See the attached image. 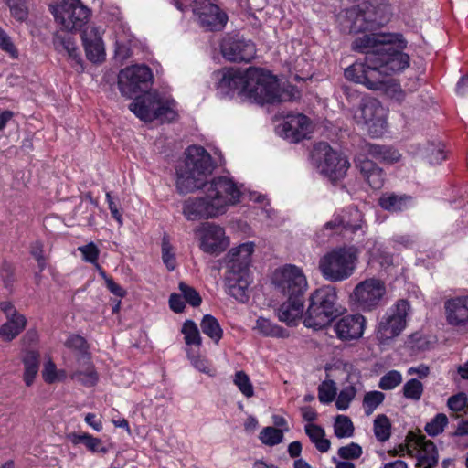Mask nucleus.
Listing matches in <instances>:
<instances>
[{
  "instance_id": "obj_1",
  "label": "nucleus",
  "mask_w": 468,
  "mask_h": 468,
  "mask_svg": "<svg viewBox=\"0 0 468 468\" xmlns=\"http://www.w3.org/2000/svg\"><path fill=\"white\" fill-rule=\"evenodd\" d=\"M214 165L208 152L192 145L186 150L184 164L176 171V187L181 194L203 188L205 196L190 197L184 202L183 214L187 220L215 218L226 213L229 207L239 202L241 192L227 176H217L207 182Z\"/></svg>"
},
{
  "instance_id": "obj_32",
  "label": "nucleus",
  "mask_w": 468,
  "mask_h": 468,
  "mask_svg": "<svg viewBox=\"0 0 468 468\" xmlns=\"http://www.w3.org/2000/svg\"><path fill=\"white\" fill-rule=\"evenodd\" d=\"M200 327L202 332L216 344H218L223 336V330L218 321L211 314L203 316Z\"/></svg>"
},
{
  "instance_id": "obj_9",
  "label": "nucleus",
  "mask_w": 468,
  "mask_h": 468,
  "mask_svg": "<svg viewBox=\"0 0 468 468\" xmlns=\"http://www.w3.org/2000/svg\"><path fill=\"white\" fill-rule=\"evenodd\" d=\"M385 294V282L379 279L370 278L356 284L351 299L357 309L367 312L377 308Z\"/></svg>"
},
{
  "instance_id": "obj_59",
  "label": "nucleus",
  "mask_w": 468,
  "mask_h": 468,
  "mask_svg": "<svg viewBox=\"0 0 468 468\" xmlns=\"http://www.w3.org/2000/svg\"><path fill=\"white\" fill-rule=\"evenodd\" d=\"M0 276L6 288L10 287L14 282V268L11 264L4 263L0 270Z\"/></svg>"
},
{
  "instance_id": "obj_33",
  "label": "nucleus",
  "mask_w": 468,
  "mask_h": 468,
  "mask_svg": "<svg viewBox=\"0 0 468 468\" xmlns=\"http://www.w3.org/2000/svg\"><path fill=\"white\" fill-rule=\"evenodd\" d=\"M410 197L398 196L396 194H385L379 198V205L382 208L391 212L401 211L407 207Z\"/></svg>"
},
{
  "instance_id": "obj_25",
  "label": "nucleus",
  "mask_w": 468,
  "mask_h": 468,
  "mask_svg": "<svg viewBox=\"0 0 468 468\" xmlns=\"http://www.w3.org/2000/svg\"><path fill=\"white\" fill-rule=\"evenodd\" d=\"M356 166L372 188L379 189L382 187L384 172L373 161L365 156H358L356 159Z\"/></svg>"
},
{
  "instance_id": "obj_61",
  "label": "nucleus",
  "mask_w": 468,
  "mask_h": 468,
  "mask_svg": "<svg viewBox=\"0 0 468 468\" xmlns=\"http://www.w3.org/2000/svg\"><path fill=\"white\" fill-rule=\"evenodd\" d=\"M106 199L108 202L109 209L111 211L112 216L118 221L120 225L122 224V213L119 210V203L115 201L114 198L111 196L110 192L106 193Z\"/></svg>"
},
{
  "instance_id": "obj_6",
  "label": "nucleus",
  "mask_w": 468,
  "mask_h": 468,
  "mask_svg": "<svg viewBox=\"0 0 468 468\" xmlns=\"http://www.w3.org/2000/svg\"><path fill=\"white\" fill-rule=\"evenodd\" d=\"M174 107L175 101L164 98L156 90L137 96L129 105L130 111L144 122H171L177 116Z\"/></svg>"
},
{
  "instance_id": "obj_24",
  "label": "nucleus",
  "mask_w": 468,
  "mask_h": 468,
  "mask_svg": "<svg viewBox=\"0 0 468 468\" xmlns=\"http://www.w3.org/2000/svg\"><path fill=\"white\" fill-rule=\"evenodd\" d=\"M251 281L249 272L228 271L226 275L227 291L229 295L240 303L248 301L247 294Z\"/></svg>"
},
{
  "instance_id": "obj_8",
  "label": "nucleus",
  "mask_w": 468,
  "mask_h": 468,
  "mask_svg": "<svg viewBox=\"0 0 468 468\" xmlns=\"http://www.w3.org/2000/svg\"><path fill=\"white\" fill-rule=\"evenodd\" d=\"M272 282L289 299H303L307 281L303 271L294 265H286L275 271Z\"/></svg>"
},
{
  "instance_id": "obj_40",
  "label": "nucleus",
  "mask_w": 468,
  "mask_h": 468,
  "mask_svg": "<svg viewBox=\"0 0 468 468\" xmlns=\"http://www.w3.org/2000/svg\"><path fill=\"white\" fill-rule=\"evenodd\" d=\"M233 382L245 397L250 398L254 395L253 386L244 371H237Z\"/></svg>"
},
{
  "instance_id": "obj_26",
  "label": "nucleus",
  "mask_w": 468,
  "mask_h": 468,
  "mask_svg": "<svg viewBox=\"0 0 468 468\" xmlns=\"http://www.w3.org/2000/svg\"><path fill=\"white\" fill-rule=\"evenodd\" d=\"M416 446L420 449L417 466L421 468H433L438 464L439 454L435 444L425 436L416 437Z\"/></svg>"
},
{
  "instance_id": "obj_53",
  "label": "nucleus",
  "mask_w": 468,
  "mask_h": 468,
  "mask_svg": "<svg viewBox=\"0 0 468 468\" xmlns=\"http://www.w3.org/2000/svg\"><path fill=\"white\" fill-rule=\"evenodd\" d=\"M0 48L8 53L12 58H16L18 56V51L16 48L11 37L0 27Z\"/></svg>"
},
{
  "instance_id": "obj_10",
  "label": "nucleus",
  "mask_w": 468,
  "mask_h": 468,
  "mask_svg": "<svg viewBox=\"0 0 468 468\" xmlns=\"http://www.w3.org/2000/svg\"><path fill=\"white\" fill-rule=\"evenodd\" d=\"M318 170L332 182L343 178L350 165L346 156L334 151L326 143H320L316 148Z\"/></svg>"
},
{
  "instance_id": "obj_29",
  "label": "nucleus",
  "mask_w": 468,
  "mask_h": 468,
  "mask_svg": "<svg viewBox=\"0 0 468 468\" xmlns=\"http://www.w3.org/2000/svg\"><path fill=\"white\" fill-rule=\"evenodd\" d=\"M68 439L74 444H84L88 450L92 452H107V448L102 446L101 440L99 438L93 437L89 433H76L72 432L68 435Z\"/></svg>"
},
{
  "instance_id": "obj_55",
  "label": "nucleus",
  "mask_w": 468,
  "mask_h": 468,
  "mask_svg": "<svg viewBox=\"0 0 468 468\" xmlns=\"http://www.w3.org/2000/svg\"><path fill=\"white\" fill-rule=\"evenodd\" d=\"M56 374L57 367L51 359H48L45 363L44 368L42 370V378L44 381L48 384L56 383Z\"/></svg>"
},
{
  "instance_id": "obj_16",
  "label": "nucleus",
  "mask_w": 468,
  "mask_h": 468,
  "mask_svg": "<svg viewBox=\"0 0 468 468\" xmlns=\"http://www.w3.org/2000/svg\"><path fill=\"white\" fill-rule=\"evenodd\" d=\"M223 57L232 62H250L256 55L252 41L245 38H225L221 44Z\"/></svg>"
},
{
  "instance_id": "obj_54",
  "label": "nucleus",
  "mask_w": 468,
  "mask_h": 468,
  "mask_svg": "<svg viewBox=\"0 0 468 468\" xmlns=\"http://www.w3.org/2000/svg\"><path fill=\"white\" fill-rule=\"evenodd\" d=\"M447 405L452 411H463L467 405V397L464 393H458L449 398Z\"/></svg>"
},
{
  "instance_id": "obj_30",
  "label": "nucleus",
  "mask_w": 468,
  "mask_h": 468,
  "mask_svg": "<svg viewBox=\"0 0 468 468\" xmlns=\"http://www.w3.org/2000/svg\"><path fill=\"white\" fill-rule=\"evenodd\" d=\"M261 335L267 337H277V338H287L289 336V332L273 324L271 320L259 317L256 321V325L254 327Z\"/></svg>"
},
{
  "instance_id": "obj_21",
  "label": "nucleus",
  "mask_w": 468,
  "mask_h": 468,
  "mask_svg": "<svg viewBox=\"0 0 468 468\" xmlns=\"http://www.w3.org/2000/svg\"><path fill=\"white\" fill-rule=\"evenodd\" d=\"M365 328V318L361 314L346 315L334 325L337 337L344 341L358 339Z\"/></svg>"
},
{
  "instance_id": "obj_52",
  "label": "nucleus",
  "mask_w": 468,
  "mask_h": 468,
  "mask_svg": "<svg viewBox=\"0 0 468 468\" xmlns=\"http://www.w3.org/2000/svg\"><path fill=\"white\" fill-rule=\"evenodd\" d=\"M78 250L82 253L83 259L86 261L95 264L97 263L100 250L93 242L79 247Z\"/></svg>"
},
{
  "instance_id": "obj_17",
  "label": "nucleus",
  "mask_w": 468,
  "mask_h": 468,
  "mask_svg": "<svg viewBox=\"0 0 468 468\" xmlns=\"http://www.w3.org/2000/svg\"><path fill=\"white\" fill-rule=\"evenodd\" d=\"M0 309L6 318V322L0 326V337L4 341L10 342L25 329L27 318L17 312L11 302H1Z\"/></svg>"
},
{
  "instance_id": "obj_11",
  "label": "nucleus",
  "mask_w": 468,
  "mask_h": 468,
  "mask_svg": "<svg viewBox=\"0 0 468 468\" xmlns=\"http://www.w3.org/2000/svg\"><path fill=\"white\" fill-rule=\"evenodd\" d=\"M360 104L354 113L355 121L365 125L368 132L378 135L386 125L384 109L379 101L371 97H363Z\"/></svg>"
},
{
  "instance_id": "obj_56",
  "label": "nucleus",
  "mask_w": 468,
  "mask_h": 468,
  "mask_svg": "<svg viewBox=\"0 0 468 468\" xmlns=\"http://www.w3.org/2000/svg\"><path fill=\"white\" fill-rule=\"evenodd\" d=\"M367 11H371L373 13V18H385L386 23H388L390 19V11L389 6L385 5H380L378 6H373L371 5L365 4Z\"/></svg>"
},
{
  "instance_id": "obj_58",
  "label": "nucleus",
  "mask_w": 468,
  "mask_h": 468,
  "mask_svg": "<svg viewBox=\"0 0 468 468\" xmlns=\"http://www.w3.org/2000/svg\"><path fill=\"white\" fill-rule=\"evenodd\" d=\"M32 256L37 261L39 271L41 272L46 266L45 258L43 254V245L39 241H36L31 245L30 250Z\"/></svg>"
},
{
  "instance_id": "obj_14",
  "label": "nucleus",
  "mask_w": 468,
  "mask_h": 468,
  "mask_svg": "<svg viewBox=\"0 0 468 468\" xmlns=\"http://www.w3.org/2000/svg\"><path fill=\"white\" fill-rule=\"evenodd\" d=\"M346 27L349 33L362 34L367 31H376L386 24L385 18H373V13L367 11L366 5L352 6L346 11Z\"/></svg>"
},
{
  "instance_id": "obj_13",
  "label": "nucleus",
  "mask_w": 468,
  "mask_h": 468,
  "mask_svg": "<svg viewBox=\"0 0 468 468\" xmlns=\"http://www.w3.org/2000/svg\"><path fill=\"white\" fill-rule=\"evenodd\" d=\"M153 78L151 69L144 66H132L122 69L118 76V87L122 96L132 98L145 90Z\"/></svg>"
},
{
  "instance_id": "obj_45",
  "label": "nucleus",
  "mask_w": 468,
  "mask_h": 468,
  "mask_svg": "<svg viewBox=\"0 0 468 468\" xmlns=\"http://www.w3.org/2000/svg\"><path fill=\"white\" fill-rule=\"evenodd\" d=\"M423 392V385L416 378L407 381L403 387V395L407 399L419 400Z\"/></svg>"
},
{
  "instance_id": "obj_27",
  "label": "nucleus",
  "mask_w": 468,
  "mask_h": 468,
  "mask_svg": "<svg viewBox=\"0 0 468 468\" xmlns=\"http://www.w3.org/2000/svg\"><path fill=\"white\" fill-rule=\"evenodd\" d=\"M303 312V299H287L277 310V316L281 322L288 326H294L302 317Z\"/></svg>"
},
{
  "instance_id": "obj_28",
  "label": "nucleus",
  "mask_w": 468,
  "mask_h": 468,
  "mask_svg": "<svg viewBox=\"0 0 468 468\" xmlns=\"http://www.w3.org/2000/svg\"><path fill=\"white\" fill-rule=\"evenodd\" d=\"M39 359L40 355L37 351L29 350L27 351L23 357L24 364V374L23 379L25 381L26 386L30 387L35 378L37 375L39 369Z\"/></svg>"
},
{
  "instance_id": "obj_5",
  "label": "nucleus",
  "mask_w": 468,
  "mask_h": 468,
  "mask_svg": "<svg viewBox=\"0 0 468 468\" xmlns=\"http://www.w3.org/2000/svg\"><path fill=\"white\" fill-rule=\"evenodd\" d=\"M335 288L325 286L315 290L309 297L303 324L306 327L320 330L328 325L339 314Z\"/></svg>"
},
{
  "instance_id": "obj_43",
  "label": "nucleus",
  "mask_w": 468,
  "mask_h": 468,
  "mask_svg": "<svg viewBox=\"0 0 468 468\" xmlns=\"http://www.w3.org/2000/svg\"><path fill=\"white\" fill-rule=\"evenodd\" d=\"M27 0H8V6L12 16L17 21L23 22L27 18Z\"/></svg>"
},
{
  "instance_id": "obj_20",
  "label": "nucleus",
  "mask_w": 468,
  "mask_h": 468,
  "mask_svg": "<svg viewBox=\"0 0 468 468\" xmlns=\"http://www.w3.org/2000/svg\"><path fill=\"white\" fill-rule=\"evenodd\" d=\"M202 231L201 249L203 251L218 254L226 250L229 240L223 228L214 223H206L203 225Z\"/></svg>"
},
{
  "instance_id": "obj_63",
  "label": "nucleus",
  "mask_w": 468,
  "mask_h": 468,
  "mask_svg": "<svg viewBox=\"0 0 468 468\" xmlns=\"http://www.w3.org/2000/svg\"><path fill=\"white\" fill-rule=\"evenodd\" d=\"M66 346L69 348L83 351L86 348V340L80 335H72L67 339Z\"/></svg>"
},
{
  "instance_id": "obj_2",
  "label": "nucleus",
  "mask_w": 468,
  "mask_h": 468,
  "mask_svg": "<svg viewBox=\"0 0 468 468\" xmlns=\"http://www.w3.org/2000/svg\"><path fill=\"white\" fill-rule=\"evenodd\" d=\"M351 48L365 54V61L355 62L346 68V79L399 99L400 85L390 76L410 66L409 55L401 51L406 48L402 35L367 31L357 35Z\"/></svg>"
},
{
  "instance_id": "obj_51",
  "label": "nucleus",
  "mask_w": 468,
  "mask_h": 468,
  "mask_svg": "<svg viewBox=\"0 0 468 468\" xmlns=\"http://www.w3.org/2000/svg\"><path fill=\"white\" fill-rule=\"evenodd\" d=\"M162 259L169 271L175 270L176 266V256L171 252V245L165 239H164L162 242Z\"/></svg>"
},
{
  "instance_id": "obj_18",
  "label": "nucleus",
  "mask_w": 468,
  "mask_h": 468,
  "mask_svg": "<svg viewBox=\"0 0 468 468\" xmlns=\"http://www.w3.org/2000/svg\"><path fill=\"white\" fill-rule=\"evenodd\" d=\"M311 133L309 119L301 113L289 114L283 123L278 127V133L292 143H297Z\"/></svg>"
},
{
  "instance_id": "obj_41",
  "label": "nucleus",
  "mask_w": 468,
  "mask_h": 468,
  "mask_svg": "<svg viewBox=\"0 0 468 468\" xmlns=\"http://www.w3.org/2000/svg\"><path fill=\"white\" fill-rule=\"evenodd\" d=\"M283 438L282 431L274 427H266L260 433V439L262 443L273 446L279 444Z\"/></svg>"
},
{
  "instance_id": "obj_46",
  "label": "nucleus",
  "mask_w": 468,
  "mask_h": 468,
  "mask_svg": "<svg viewBox=\"0 0 468 468\" xmlns=\"http://www.w3.org/2000/svg\"><path fill=\"white\" fill-rule=\"evenodd\" d=\"M402 381L401 374L397 370H391L385 374L379 380L378 387L384 390H390L399 386Z\"/></svg>"
},
{
  "instance_id": "obj_39",
  "label": "nucleus",
  "mask_w": 468,
  "mask_h": 468,
  "mask_svg": "<svg viewBox=\"0 0 468 468\" xmlns=\"http://www.w3.org/2000/svg\"><path fill=\"white\" fill-rule=\"evenodd\" d=\"M385 394L380 391H370L366 393L363 399L365 413L368 416L383 402Z\"/></svg>"
},
{
  "instance_id": "obj_50",
  "label": "nucleus",
  "mask_w": 468,
  "mask_h": 468,
  "mask_svg": "<svg viewBox=\"0 0 468 468\" xmlns=\"http://www.w3.org/2000/svg\"><path fill=\"white\" fill-rule=\"evenodd\" d=\"M362 454V448L355 442H351L346 446L338 449V455L342 459H357Z\"/></svg>"
},
{
  "instance_id": "obj_42",
  "label": "nucleus",
  "mask_w": 468,
  "mask_h": 468,
  "mask_svg": "<svg viewBox=\"0 0 468 468\" xmlns=\"http://www.w3.org/2000/svg\"><path fill=\"white\" fill-rule=\"evenodd\" d=\"M356 388L349 384L345 386L340 391L337 399L335 401V406L340 410H345L348 408L352 399L356 397Z\"/></svg>"
},
{
  "instance_id": "obj_22",
  "label": "nucleus",
  "mask_w": 468,
  "mask_h": 468,
  "mask_svg": "<svg viewBox=\"0 0 468 468\" xmlns=\"http://www.w3.org/2000/svg\"><path fill=\"white\" fill-rule=\"evenodd\" d=\"M81 40L90 61L98 63L104 60V46L96 27H87L81 33Z\"/></svg>"
},
{
  "instance_id": "obj_4",
  "label": "nucleus",
  "mask_w": 468,
  "mask_h": 468,
  "mask_svg": "<svg viewBox=\"0 0 468 468\" xmlns=\"http://www.w3.org/2000/svg\"><path fill=\"white\" fill-rule=\"evenodd\" d=\"M357 263L358 250L353 246H343L322 256L318 269L326 281L339 282L349 279L355 273Z\"/></svg>"
},
{
  "instance_id": "obj_31",
  "label": "nucleus",
  "mask_w": 468,
  "mask_h": 468,
  "mask_svg": "<svg viewBox=\"0 0 468 468\" xmlns=\"http://www.w3.org/2000/svg\"><path fill=\"white\" fill-rule=\"evenodd\" d=\"M368 154L378 161L386 162L388 164L396 163L400 158V154L398 150L390 146L379 144H368Z\"/></svg>"
},
{
  "instance_id": "obj_38",
  "label": "nucleus",
  "mask_w": 468,
  "mask_h": 468,
  "mask_svg": "<svg viewBox=\"0 0 468 468\" xmlns=\"http://www.w3.org/2000/svg\"><path fill=\"white\" fill-rule=\"evenodd\" d=\"M334 429L337 438L351 437L354 433V425L350 418L345 415H338L335 418Z\"/></svg>"
},
{
  "instance_id": "obj_47",
  "label": "nucleus",
  "mask_w": 468,
  "mask_h": 468,
  "mask_svg": "<svg viewBox=\"0 0 468 468\" xmlns=\"http://www.w3.org/2000/svg\"><path fill=\"white\" fill-rule=\"evenodd\" d=\"M336 395V388L335 382L324 381L318 387V399L322 403H330L334 400Z\"/></svg>"
},
{
  "instance_id": "obj_3",
  "label": "nucleus",
  "mask_w": 468,
  "mask_h": 468,
  "mask_svg": "<svg viewBox=\"0 0 468 468\" xmlns=\"http://www.w3.org/2000/svg\"><path fill=\"white\" fill-rule=\"evenodd\" d=\"M218 75V90L223 95L237 90L261 102L274 103L290 100V95L281 90L276 77L261 69L250 68L245 72L229 69Z\"/></svg>"
},
{
  "instance_id": "obj_36",
  "label": "nucleus",
  "mask_w": 468,
  "mask_h": 468,
  "mask_svg": "<svg viewBox=\"0 0 468 468\" xmlns=\"http://www.w3.org/2000/svg\"><path fill=\"white\" fill-rule=\"evenodd\" d=\"M360 224L357 222H351L346 220L344 216H336L330 221L326 222L324 226L325 230H331L333 232H338L342 229L356 231L360 229Z\"/></svg>"
},
{
  "instance_id": "obj_48",
  "label": "nucleus",
  "mask_w": 468,
  "mask_h": 468,
  "mask_svg": "<svg viewBox=\"0 0 468 468\" xmlns=\"http://www.w3.org/2000/svg\"><path fill=\"white\" fill-rule=\"evenodd\" d=\"M62 47H56L57 50L59 52L65 51L69 55V57L82 69V59L80 54L78 53L77 47L71 39L64 38L61 41Z\"/></svg>"
},
{
  "instance_id": "obj_62",
  "label": "nucleus",
  "mask_w": 468,
  "mask_h": 468,
  "mask_svg": "<svg viewBox=\"0 0 468 468\" xmlns=\"http://www.w3.org/2000/svg\"><path fill=\"white\" fill-rule=\"evenodd\" d=\"M305 432L312 441V442L315 443L322 437H324V431L320 426L308 424L305 426Z\"/></svg>"
},
{
  "instance_id": "obj_37",
  "label": "nucleus",
  "mask_w": 468,
  "mask_h": 468,
  "mask_svg": "<svg viewBox=\"0 0 468 468\" xmlns=\"http://www.w3.org/2000/svg\"><path fill=\"white\" fill-rule=\"evenodd\" d=\"M391 424L386 415H378L374 420V433L379 441H386L390 437Z\"/></svg>"
},
{
  "instance_id": "obj_34",
  "label": "nucleus",
  "mask_w": 468,
  "mask_h": 468,
  "mask_svg": "<svg viewBox=\"0 0 468 468\" xmlns=\"http://www.w3.org/2000/svg\"><path fill=\"white\" fill-rule=\"evenodd\" d=\"M83 358L86 360V367L74 372L71 378L87 387L94 386L98 381V374L94 367L89 362V358L84 356Z\"/></svg>"
},
{
  "instance_id": "obj_44",
  "label": "nucleus",
  "mask_w": 468,
  "mask_h": 468,
  "mask_svg": "<svg viewBox=\"0 0 468 468\" xmlns=\"http://www.w3.org/2000/svg\"><path fill=\"white\" fill-rule=\"evenodd\" d=\"M448 423V418L443 413H438L425 426V431L430 436H436L441 433Z\"/></svg>"
},
{
  "instance_id": "obj_12",
  "label": "nucleus",
  "mask_w": 468,
  "mask_h": 468,
  "mask_svg": "<svg viewBox=\"0 0 468 468\" xmlns=\"http://www.w3.org/2000/svg\"><path fill=\"white\" fill-rule=\"evenodd\" d=\"M409 310L410 303L406 300L398 301L395 306L388 309L378 323V338L388 340L398 336L406 327Z\"/></svg>"
},
{
  "instance_id": "obj_35",
  "label": "nucleus",
  "mask_w": 468,
  "mask_h": 468,
  "mask_svg": "<svg viewBox=\"0 0 468 468\" xmlns=\"http://www.w3.org/2000/svg\"><path fill=\"white\" fill-rule=\"evenodd\" d=\"M181 332L184 335L185 343L187 346H201L202 338L195 322L186 320L182 326Z\"/></svg>"
},
{
  "instance_id": "obj_23",
  "label": "nucleus",
  "mask_w": 468,
  "mask_h": 468,
  "mask_svg": "<svg viewBox=\"0 0 468 468\" xmlns=\"http://www.w3.org/2000/svg\"><path fill=\"white\" fill-rule=\"evenodd\" d=\"M253 250V244L250 242L232 248L227 254L228 271L249 272Z\"/></svg>"
},
{
  "instance_id": "obj_49",
  "label": "nucleus",
  "mask_w": 468,
  "mask_h": 468,
  "mask_svg": "<svg viewBox=\"0 0 468 468\" xmlns=\"http://www.w3.org/2000/svg\"><path fill=\"white\" fill-rule=\"evenodd\" d=\"M179 290L185 301L187 302L190 305L194 307L200 305L202 299L195 288L182 282L179 283Z\"/></svg>"
},
{
  "instance_id": "obj_60",
  "label": "nucleus",
  "mask_w": 468,
  "mask_h": 468,
  "mask_svg": "<svg viewBox=\"0 0 468 468\" xmlns=\"http://www.w3.org/2000/svg\"><path fill=\"white\" fill-rule=\"evenodd\" d=\"M187 356L191 360L192 365L200 372L211 375L209 367L206 359L199 356H195L191 354L190 350H187Z\"/></svg>"
},
{
  "instance_id": "obj_57",
  "label": "nucleus",
  "mask_w": 468,
  "mask_h": 468,
  "mask_svg": "<svg viewBox=\"0 0 468 468\" xmlns=\"http://www.w3.org/2000/svg\"><path fill=\"white\" fill-rule=\"evenodd\" d=\"M427 151L429 153L428 157L431 164H440L446 158L441 145L435 146L434 144H431Z\"/></svg>"
},
{
  "instance_id": "obj_15",
  "label": "nucleus",
  "mask_w": 468,
  "mask_h": 468,
  "mask_svg": "<svg viewBox=\"0 0 468 468\" xmlns=\"http://www.w3.org/2000/svg\"><path fill=\"white\" fill-rule=\"evenodd\" d=\"M199 25L207 31L221 30L227 23V15L209 0H196L193 9Z\"/></svg>"
},
{
  "instance_id": "obj_64",
  "label": "nucleus",
  "mask_w": 468,
  "mask_h": 468,
  "mask_svg": "<svg viewBox=\"0 0 468 468\" xmlns=\"http://www.w3.org/2000/svg\"><path fill=\"white\" fill-rule=\"evenodd\" d=\"M170 308L176 313H181L185 309V302L180 294L172 293L169 298Z\"/></svg>"
},
{
  "instance_id": "obj_7",
  "label": "nucleus",
  "mask_w": 468,
  "mask_h": 468,
  "mask_svg": "<svg viewBox=\"0 0 468 468\" xmlns=\"http://www.w3.org/2000/svg\"><path fill=\"white\" fill-rule=\"evenodd\" d=\"M49 8L55 20L67 31L81 29L90 17V9L80 0H60Z\"/></svg>"
},
{
  "instance_id": "obj_19",
  "label": "nucleus",
  "mask_w": 468,
  "mask_h": 468,
  "mask_svg": "<svg viewBox=\"0 0 468 468\" xmlns=\"http://www.w3.org/2000/svg\"><path fill=\"white\" fill-rule=\"evenodd\" d=\"M444 315L447 324L455 328L468 325V295H458L444 302Z\"/></svg>"
}]
</instances>
